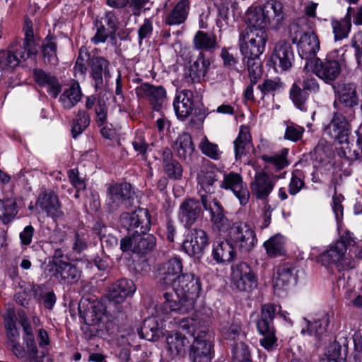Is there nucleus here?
Returning a JSON list of instances; mask_svg holds the SVG:
<instances>
[{"mask_svg":"<svg viewBox=\"0 0 362 362\" xmlns=\"http://www.w3.org/2000/svg\"><path fill=\"white\" fill-rule=\"evenodd\" d=\"M199 278L192 273L182 274L173 291L163 293V313L174 311L185 314L192 310L201 291Z\"/></svg>","mask_w":362,"mask_h":362,"instance_id":"obj_1","label":"nucleus"},{"mask_svg":"<svg viewBox=\"0 0 362 362\" xmlns=\"http://www.w3.org/2000/svg\"><path fill=\"white\" fill-rule=\"evenodd\" d=\"M18 316L24 331L23 339L26 349L19 342L20 334L16 328L6 332V344L8 349L22 362H53L52 356L47 353L38 351L32 327L24 311H19Z\"/></svg>","mask_w":362,"mask_h":362,"instance_id":"obj_2","label":"nucleus"},{"mask_svg":"<svg viewBox=\"0 0 362 362\" xmlns=\"http://www.w3.org/2000/svg\"><path fill=\"white\" fill-rule=\"evenodd\" d=\"M119 223L130 234H134L133 252L145 255L151 252L156 246V238L147 234L151 228L149 211L139 207L133 212H123L119 216Z\"/></svg>","mask_w":362,"mask_h":362,"instance_id":"obj_3","label":"nucleus"},{"mask_svg":"<svg viewBox=\"0 0 362 362\" xmlns=\"http://www.w3.org/2000/svg\"><path fill=\"white\" fill-rule=\"evenodd\" d=\"M284 18L283 4L277 0H269L262 6L250 8L246 13L247 24L264 29L269 25L278 28Z\"/></svg>","mask_w":362,"mask_h":362,"instance_id":"obj_4","label":"nucleus"},{"mask_svg":"<svg viewBox=\"0 0 362 362\" xmlns=\"http://www.w3.org/2000/svg\"><path fill=\"white\" fill-rule=\"evenodd\" d=\"M268 35L265 29L256 26H248L239 35L238 47L243 59L259 58L264 52Z\"/></svg>","mask_w":362,"mask_h":362,"instance_id":"obj_5","label":"nucleus"},{"mask_svg":"<svg viewBox=\"0 0 362 362\" xmlns=\"http://www.w3.org/2000/svg\"><path fill=\"white\" fill-rule=\"evenodd\" d=\"M290 32L291 35L293 32L296 34L292 37V42L298 43L299 56L305 60L304 69L309 71L311 64L317 59L316 54L320 49L319 39L313 32H303L297 25H291Z\"/></svg>","mask_w":362,"mask_h":362,"instance_id":"obj_6","label":"nucleus"},{"mask_svg":"<svg viewBox=\"0 0 362 362\" xmlns=\"http://www.w3.org/2000/svg\"><path fill=\"white\" fill-rule=\"evenodd\" d=\"M134 202V192L130 184H114L107 187L106 205L108 213H114L118 209H129Z\"/></svg>","mask_w":362,"mask_h":362,"instance_id":"obj_7","label":"nucleus"},{"mask_svg":"<svg viewBox=\"0 0 362 362\" xmlns=\"http://www.w3.org/2000/svg\"><path fill=\"white\" fill-rule=\"evenodd\" d=\"M276 306L272 303L263 305L259 318L256 326L259 334L264 336L260 339V344L267 350H272L276 346L277 339L275 337V329L273 324L276 313Z\"/></svg>","mask_w":362,"mask_h":362,"instance_id":"obj_8","label":"nucleus"},{"mask_svg":"<svg viewBox=\"0 0 362 362\" xmlns=\"http://www.w3.org/2000/svg\"><path fill=\"white\" fill-rule=\"evenodd\" d=\"M351 243L354 241L346 240L344 237H341L322 255V260L334 264L339 272L353 269L355 267V262L346 254L347 245H351Z\"/></svg>","mask_w":362,"mask_h":362,"instance_id":"obj_9","label":"nucleus"},{"mask_svg":"<svg viewBox=\"0 0 362 362\" xmlns=\"http://www.w3.org/2000/svg\"><path fill=\"white\" fill-rule=\"evenodd\" d=\"M229 238L243 254L249 253L257 243L255 233L247 223H234L229 230Z\"/></svg>","mask_w":362,"mask_h":362,"instance_id":"obj_10","label":"nucleus"},{"mask_svg":"<svg viewBox=\"0 0 362 362\" xmlns=\"http://www.w3.org/2000/svg\"><path fill=\"white\" fill-rule=\"evenodd\" d=\"M90 78L96 91L105 89L111 77L110 62L103 57L93 56L88 62Z\"/></svg>","mask_w":362,"mask_h":362,"instance_id":"obj_11","label":"nucleus"},{"mask_svg":"<svg viewBox=\"0 0 362 362\" xmlns=\"http://www.w3.org/2000/svg\"><path fill=\"white\" fill-rule=\"evenodd\" d=\"M158 285L162 289H167L172 286L181 276L182 264L180 259L173 258L168 262L158 265Z\"/></svg>","mask_w":362,"mask_h":362,"instance_id":"obj_12","label":"nucleus"},{"mask_svg":"<svg viewBox=\"0 0 362 362\" xmlns=\"http://www.w3.org/2000/svg\"><path fill=\"white\" fill-rule=\"evenodd\" d=\"M231 280L238 290L249 291L257 286V277L250 267L245 262H240L232 267Z\"/></svg>","mask_w":362,"mask_h":362,"instance_id":"obj_13","label":"nucleus"},{"mask_svg":"<svg viewBox=\"0 0 362 362\" xmlns=\"http://www.w3.org/2000/svg\"><path fill=\"white\" fill-rule=\"evenodd\" d=\"M207 233L201 228H193L182 243L183 250L194 259H200L209 245Z\"/></svg>","mask_w":362,"mask_h":362,"instance_id":"obj_14","label":"nucleus"},{"mask_svg":"<svg viewBox=\"0 0 362 362\" xmlns=\"http://www.w3.org/2000/svg\"><path fill=\"white\" fill-rule=\"evenodd\" d=\"M135 291L136 286L132 280L121 279L112 285L107 293V298L117 311L122 313L124 311L122 303L127 297L132 295Z\"/></svg>","mask_w":362,"mask_h":362,"instance_id":"obj_15","label":"nucleus"},{"mask_svg":"<svg viewBox=\"0 0 362 362\" xmlns=\"http://www.w3.org/2000/svg\"><path fill=\"white\" fill-rule=\"evenodd\" d=\"M201 202L203 208L209 211L211 214V221L214 226L220 232H226L230 230V224L228 218L225 215V211L221 204L217 199H214L212 202H209L208 196L202 194L200 196Z\"/></svg>","mask_w":362,"mask_h":362,"instance_id":"obj_16","label":"nucleus"},{"mask_svg":"<svg viewBox=\"0 0 362 362\" xmlns=\"http://www.w3.org/2000/svg\"><path fill=\"white\" fill-rule=\"evenodd\" d=\"M220 187L231 190L239 199L241 205H245L249 201V190L239 173L230 172L223 174V180L220 181Z\"/></svg>","mask_w":362,"mask_h":362,"instance_id":"obj_17","label":"nucleus"},{"mask_svg":"<svg viewBox=\"0 0 362 362\" xmlns=\"http://www.w3.org/2000/svg\"><path fill=\"white\" fill-rule=\"evenodd\" d=\"M35 206L54 221L62 218L64 215L58 196L52 190H45L40 193Z\"/></svg>","mask_w":362,"mask_h":362,"instance_id":"obj_18","label":"nucleus"},{"mask_svg":"<svg viewBox=\"0 0 362 362\" xmlns=\"http://www.w3.org/2000/svg\"><path fill=\"white\" fill-rule=\"evenodd\" d=\"M30 57L25 48L13 44L8 49L0 50V71H11Z\"/></svg>","mask_w":362,"mask_h":362,"instance_id":"obj_19","label":"nucleus"},{"mask_svg":"<svg viewBox=\"0 0 362 362\" xmlns=\"http://www.w3.org/2000/svg\"><path fill=\"white\" fill-rule=\"evenodd\" d=\"M310 70L326 83H329L334 81L339 76L341 71V68L338 60L326 58L322 61L318 58L311 64Z\"/></svg>","mask_w":362,"mask_h":362,"instance_id":"obj_20","label":"nucleus"},{"mask_svg":"<svg viewBox=\"0 0 362 362\" xmlns=\"http://www.w3.org/2000/svg\"><path fill=\"white\" fill-rule=\"evenodd\" d=\"M325 132L331 138L337 140L341 144H343L351 136V125L342 113L335 112L332 121L326 127Z\"/></svg>","mask_w":362,"mask_h":362,"instance_id":"obj_21","label":"nucleus"},{"mask_svg":"<svg viewBox=\"0 0 362 362\" xmlns=\"http://www.w3.org/2000/svg\"><path fill=\"white\" fill-rule=\"evenodd\" d=\"M200 202L194 198H187L180 204L177 216L185 228H189L200 217L202 213Z\"/></svg>","mask_w":362,"mask_h":362,"instance_id":"obj_22","label":"nucleus"},{"mask_svg":"<svg viewBox=\"0 0 362 362\" xmlns=\"http://www.w3.org/2000/svg\"><path fill=\"white\" fill-rule=\"evenodd\" d=\"M139 98L147 99L156 111L162 107L166 98L165 89L162 86H154L148 83H144L135 89Z\"/></svg>","mask_w":362,"mask_h":362,"instance_id":"obj_23","label":"nucleus"},{"mask_svg":"<svg viewBox=\"0 0 362 362\" xmlns=\"http://www.w3.org/2000/svg\"><path fill=\"white\" fill-rule=\"evenodd\" d=\"M272 61L275 66L282 71L290 69L294 62V52L291 45L286 41H279L272 55Z\"/></svg>","mask_w":362,"mask_h":362,"instance_id":"obj_24","label":"nucleus"},{"mask_svg":"<svg viewBox=\"0 0 362 362\" xmlns=\"http://www.w3.org/2000/svg\"><path fill=\"white\" fill-rule=\"evenodd\" d=\"M276 180V177H270L265 172L257 173L250 184L252 194L258 199H267L273 190Z\"/></svg>","mask_w":362,"mask_h":362,"instance_id":"obj_25","label":"nucleus"},{"mask_svg":"<svg viewBox=\"0 0 362 362\" xmlns=\"http://www.w3.org/2000/svg\"><path fill=\"white\" fill-rule=\"evenodd\" d=\"M47 274L57 279L60 284H74L79 281L81 272L75 264L66 262Z\"/></svg>","mask_w":362,"mask_h":362,"instance_id":"obj_26","label":"nucleus"},{"mask_svg":"<svg viewBox=\"0 0 362 362\" xmlns=\"http://www.w3.org/2000/svg\"><path fill=\"white\" fill-rule=\"evenodd\" d=\"M193 93L185 89L177 93L173 102V107L177 118L185 121L194 110Z\"/></svg>","mask_w":362,"mask_h":362,"instance_id":"obj_27","label":"nucleus"},{"mask_svg":"<svg viewBox=\"0 0 362 362\" xmlns=\"http://www.w3.org/2000/svg\"><path fill=\"white\" fill-rule=\"evenodd\" d=\"M297 281V274L294 267L284 264L276 268L274 274V288L276 290L284 289L289 284Z\"/></svg>","mask_w":362,"mask_h":362,"instance_id":"obj_28","label":"nucleus"},{"mask_svg":"<svg viewBox=\"0 0 362 362\" xmlns=\"http://www.w3.org/2000/svg\"><path fill=\"white\" fill-rule=\"evenodd\" d=\"M212 342L207 339L194 340L189 351L191 362H211Z\"/></svg>","mask_w":362,"mask_h":362,"instance_id":"obj_29","label":"nucleus"},{"mask_svg":"<svg viewBox=\"0 0 362 362\" xmlns=\"http://www.w3.org/2000/svg\"><path fill=\"white\" fill-rule=\"evenodd\" d=\"M348 344L346 337L337 336L327 348L326 356L328 362H346Z\"/></svg>","mask_w":362,"mask_h":362,"instance_id":"obj_30","label":"nucleus"},{"mask_svg":"<svg viewBox=\"0 0 362 362\" xmlns=\"http://www.w3.org/2000/svg\"><path fill=\"white\" fill-rule=\"evenodd\" d=\"M163 169L166 175L171 180H180L183 169L181 164L174 158L171 150L165 148L162 153Z\"/></svg>","mask_w":362,"mask_h":362,"instance_id":"obj_31","label":"nucleus"},{"mask_svg":"<svg viewBox=\"0 0 362 362\" xmlns=\"http://www.w3.org/2000/svg\"><path fill=\"white\" fill-rule=\"evenodd\" d=\"M33 76L35 81L40 86H46L47 88V91L52 98H57L62 90V85L54 76L39 69L34 70Z\"/></svg>","mask_w":362,"mask_h":362,"instance_id":"obj_32","label":"nucleus"},{"mask_svg":"<svg viewBox=\"0 0 362 362\" xmlns=\"http://www.w3.org/2000/svg\"><path fill=\"white\" fill-rule=\"evenodd\" d=\"M212 257L218 264L230 262L235 257L234 247L229 240L215 241L213 243Z\"/></svg>","mask_w":362,"mask_h":362,"instance_id":"obj_33","label":"nucleus"},{"mask_svg":"<svg viewBox=\"0 0 362 362\" xmlns=\"http://www.w3.org/2000/svg\"><path fill=\"white\" fill-rule=\"evenodd\" d=\"M193 46L202 53L211 52L218 47L217 37L213 33L198 30L193 38Z\"/></svg>","mask_w":362,"mask_h":362,"instance_id":"obj_34","label":"nucleus"},{"mask_svg":"<svg viewBox=\"0 0 362 362\" xmlns=\"http://www.w3.org/2000/svg\"><path fill=\"white\" fill-rule=\"evenodd\" d=\"M138 332L141 338L152 341H157L163 334L162 328L155 317L145 319Z\"/></svg>","mask_w":362,"mask_h":362,"instance_id":"obj_35","label":"nucleus"},{"mask_svg":"<svg viewBox=\"0 0 362 362\" xmlns=\"http://www.w3.org/2000/svg\"><path fill=\"white\" fill-rule=\"evenodd\" d=\"M307 328L302 329L301 334L308 333L309 335H314L315 339L318 341H322L327 335V327L329 324V317L327 315H324L321 319L314 322L307 321Z\"/></svg>","mask_w":362,"mask_h":362,"instance_id":"obj_36","label":"nucleus"},{"mask_svg":"<svg viewBox=\"0 0 362 362\" xmlns=\"http://www.w3.org/2000/svg\"><path fill=\"white\" fill-rule=\"evenodd\" d=\"M177 156L182 160H187L194 152L195 148L189 134L184 132L180 135L173 145Z\"/></svg>","mask_w":362,"mask_h":362,"instance_id":"obj_37","label":"nucleus"},{"mask_svg":"<svg viewBox=\"0 0 362 362\" xmlns=\"http://www.w3.org/2000/svg\"><path fill=\"white\" fill-rule=\"evenodd\" d=\"M209 66V60L205 57L204 53L200 52L197 59L190 66L188 73H185L186 75H188V78H189L188 81L194 82L199 81L201 78L206 75Z\"/></svg>","mask_w":362,"mask_h":362,"instance_id":"obj_38","label":"nucleus"},{"mask_svg":"<svg viewBox=\"0 0 362 362\" xmlns=\"http://www.w3.org/2000/svg\"><path fill=\"white\" fill-rule=\"evenodd\" d=\"M203 175L200 178L202 188L208 194H213L216 191V183L220 185L223 174L221 171L214 169H205L202 171Z\"/></svg>","mask_w":362,"mask_h":362,"instance_id":"obj_39","label":"nucleus"},{"mask_svg":"<svg viewBox=\"0 0 362 362\" xmlns=\"http://www.w3.org/2000/svg\"><path fill=\"white\" fill-rule=\"evenodd\" d=\"M188 344L187 338L178 332L171 334L167 337L168 349L172 357L184 355Z\"/></svg>","mask_w":362,"mask_h":362,"instance_id":"obj_40","label":"nucleus"},{"mask_svg":"<svg viewBox=\"0 0 362 362\" xmlns=\"http://www.w3.org/2000/svg\"><path fill=\"white\" fill-rule=\"evenodd\" d=\"M188 10L189 2L187 0H181L166 16V24L175 25L184 23L188 15Z\"/></svg>","mask_w":362,"mask_h":362,"instance_id":"obj_41","label":"nucleus"},{"mask_svg":"<svg viewBox=\"0 0 362 362\" xmlns=\"http://www.w3.org/2000/svg\"><path fill=\"white\" fill-rule=\"evenodd\" d=\"M57 38L49 34L42 43V52L45 63L56 65L58 63L57 54Z\"/></svg>","mask_w":362,"mask_h":362,"instance_id":"obj_42","label":"nucleus"},{"mask_svg":"<svg viewBox=\"0 0 362 362\" xmlns=\"http://www.w3.org/2000/svg\"><path fill=\"white\" fill-rule=\"evenodd\" d=\"M80 315L82 317V313L79 309ZM85 322L89 325H100L103 320L107 318L105 308L101 303H97L91 305L90 308L83 315Z\"/></svg>","mask_w":362,"mask_h":362,"instance_id":"obj_43","label":"nucleus"},{"mask_svg":"<svg viewBox=\"0 0 362 362\" xmlns=\"http://www.w3.org/2000/svg\"><path fill=\"white\" fill-rule=\"evenodd\" d=\"M81 95L79 83L75 82L64 91L59 98V101L64 108L71 109L81 100Z\"/></svg>","mask_w":362,"mask_h":362,"instance_id":"obj_44","label":"nucleus"},{"mask_svg":"<svg viewBox=\"0 0 362 362\" xmlns=\"http://www.w3.org/2000/svg\"><path fill=\"white\" fill-rule=\"evenodd\" d=\"M339 101L349 109V115L351 116L354 111L351 107L358 105L356 87L354 83L345 84L339 92Z\"/></svg>","mask_w":362,"mask_h":362,"instance_id":"obj_45","label":"nucleus"},{"mask_svg":"<svg viewBox=\"0 0 362 362\" xmlns=\"http://www.w3.org/2000/svg\"><path fill=\"white\" fill-rule=\"evenodd\" d=\"M251 136L246 128H241L238 136L234 141L235 159H240L246 155L251 148Z\"/></svg>","mask_w":362,"mask_h":362,"instance_id":"obj_46","label":"nucleus"},{"mask_svg":"<svg viewBox=\"0 0 362 362\" xmlns=\"http://www.w3.org/2000/svg\"><path fill=\"white\" fill-rule=\"evenodd\" d=\"M341 148L348 158L358 159L362 157V135L358 134L354 142V136H351L347 141L342 144Z\"/></svg>","mask_w":362,"mask_h":362,"instance_id":"obj_47","label":"nucleus"},{"mask_svg":"<svg viewBox=\"0 0 362 362\" xmlns=\"http://www.w3.org/2000/svg\"><path fill=\"white\" fill-rule=\"evenodd\" d=\"M331 25L335 41L346 38L351 28L350 14L348 13L340 21L332 20Z\"/></svg>","mask_w":362,"mask_h":362,"instance_id":"obj_48","label":"nucleus"},{"mask_svg":"<svg viewBox=\"0 0 362 362\" xmlns=\"http://www.w3.org/2000/svg\"><path fill=\"white\" fill-rule=\"evenodd\" d=\"M17 214V204L15 200L0 199V221L4 224L13 221Z\"/></svg>","mask_w":362,"mask_h":362,"instance_id":"obj_49","label":"nucleus"},{"mask_svg":"<svg viewBox=\"0 0 362 362\" xmlns=\"http://www.w3.org/2000/svg\"><path fill=\"white\" fill-rule=\"evenodd\" d=\"M192 336L194 340L202 341L206 339L211 340V335L209 332L207 322L200 318H195L191 320Z\"/></svg>","mask_w":362,"mask_h":362,"instance_id":"obj_50","label":"nucleus"},{"mask_svg":"<svg viewBox=\"0 0 362 362\" xmlns=\"http://www.w3.org/2000/svg\"><path fill=\"white\" fill-rule=\"evenodd\" d=\"M264 246L271 257L281 255L284 253V240L281 235L270 238L264 243Z\"/></svg>","mask_w":362,"mask_h":362,"instance_id":"obj_51","label":"nucleus"},{"mask_svg":"<svg viewBox=\"0 0 362 362\" xmlns=\"http://www.w3.org/2000/svg\"><path fill=\"white\" fill-rule=\"evenodd\" d=\"M72 123L71 134L74 138H76L89 126L90 117L84 110H79Z\"/></svg>","mask_w":362,"mask_h":362,"instance_id":"obj_52","label":"nucleus"},{"mask_svg":"<svg viewBox=\"0 0 362 362\" xmlns=\"http://www.w3.org/2000/svg\"><path fill=\"white\" fill-rule=\"evenodd\" d=\"M289 94L290 98L297 108L301 111L307 110L306 101L308 97L307 92L295 83L292 85Z\"/></svg>","mask_w":362,"mask_h":362,"instance_id":"obj_53","label":"nucleus"},{"mask_svg":"<svg viewBox=\"0 0 362 362\" xmlns=\"http://www.w3.org/2000/svg\"><path fill=\"white\" fill-rule=\"evenodd\" d=\"M249 78L252 83H257L262 75V66L260 58L245 59Z\"/></svg>","mask_w":362,"mask_h":362,"instance_id":"obj_54","label":"nucleus"},{"mask_svg":"<svg viewBox=\"0 0 362 362\" xmlns=\"http://www.w3.org/2000/svg\"><path fill=\"white\" fill-rule=\"evenodd\" d=\"M25 25V37L23 40V44L20 45V46L26 49V51L28 52V56L37 55V50L36 49L35 41L33 39L32 22L30 21H26Z\"/></svg>","mask_w":362,"mask_h":362,"instance_id":"obj_55","label":"nucleus"},{"mask_svg":"<svg viewBox=\"0 0 362 362\" xmlns=\"http://www.w3.org/2000/svg\"><path fill=\"white\" fill-rule=\"evenodd\" d=\"M203 154L213 160H218L221 158V152L217 144L210 142L206 136H204L199 144Z\"/></svg>","mask_w":362,"mask_h":362,"instance_id":"obj_56","label":"nucleus"},{"mask_svg":"<svg viewBox=\"0 0 362 362\" xmlns=\"http://www.w3.org/2000/svg\"><path fill=\"white\" fill-rule=\"evenodd\" d=\"M282 88V83L280 79L276 78L274 80L266 79L262 84L257 86L260 90L262 98L267 95H274V93Z\"/></svg>","mask_w":362,"mask_h":362,"instance_id":"obj_57","label":"nucleus"},{"mask_svg":"<svg viewBox=\"0 0 362 362\" xmlns=\"http://www.w3.org/2000/svg\"><path fill=\"white\" fill-rule=\"evenodd\" d=\"M304 132V127L291 122L287 124L284 138L286 140L297 142L301 139Z\"/></svg>","mask_w":362,"mask_h":362,"instance_id":"obj_58","label":"nucleus"},{"mask_svg":"<svg viewBox=\"0 0 362 362\" xmlns=\"http://www.w3.org/2000/svg\"><path fill=\"white\" fill-rule=\"evenodd\" d=\"M88 235L83 232H76L72 243L73 252L81 254L88 247Z\"/></svg>","mask_w":362,"mask_h":362,"instance_id":"obj_59","label":"nucleus"},{"mask_svg":"<svg viewBox=\"0 0 362 362\" xmlns=\"http://www.w3.org/2000/svg\"><path fill=\"white\" fill-rule=\"evenodd\" d=\"M287 149H284L281 154L274 156H263L262 159L267 162L273 164L278 170L283 169L288 165L286 159Z\"/></svg>","mask_w":362,"mask_h":362,"instance_id":"obj_60","label":"nucleus"},{"mask_svg":"<svg viewBox=\"0 0 362 362\" xmlns=\"http://www.w3.org/2000/svg\"><path fill=\"white\" fill-rule=\"evenodd\" d=\"M90 59H91V57L89 52L87 51V49L82 47L79 50L78 56L75 63V72L80 73L81 74H85L87 71L86 61L88 60L89 62Z\"/></svg>","mask_w":362,"mask_h":362,"instance_id":"obj_61","label":"nucleus"},{"mask_svg":"<svg viewBox=\"0 0 362 362\" xmlns=\"http://www.w3.org/2000/svg\"><path fill=\"white\" fill-rule=\"evenodd\" d=\"M68 177L70 182L76 189L77 192L86 189V183L83 178L79 177V173L77 168L70 169L68 171Z\"/></svg>","mask_w":362,"mask_h":362,"instance_id":"obj_62","label":"nucleus"},{"mask_svg":"<svg viewBox=\"0 0 362 362\" xmlns=\"http://www.w3.org/2000/svg\"><path fill=\"white\" fill-rule=\"evenodd\" d=\"M64 254L61 249H56L54 255L52 256V259L49 261L45 268V272L47 274L49 272H53V269L59 267L60 264L66 262L63 260Z\"/></svg>","mask_w":362,"mask_h":362,"instance_id":"obj_63","label":"nucleus"},{"mask_svg":"<svg viewBox=\"0 0 362 362\" xmlns=\"http://www.w3.org/2000/svg\"><path fill=\"white\" fill-rule=\"evenodd\" d=\"M96 123L98 126H103L107 122V107L104 100H99L95 107Z\"/></svg>","mask_w":362,"mask_h":362,"instance_id":"obj_64","label":"nucleus"}]
</instances>
